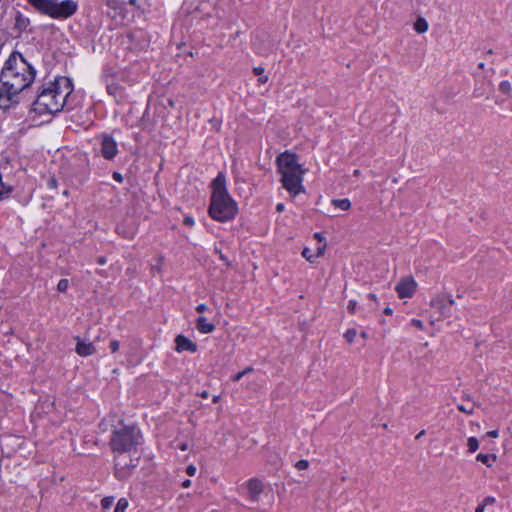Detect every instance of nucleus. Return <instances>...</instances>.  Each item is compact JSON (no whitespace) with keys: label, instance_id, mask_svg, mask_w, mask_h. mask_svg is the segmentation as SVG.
I'll list each match as a JSON object with an SVG mask.
<instances>
[{"label":"nucleus","instance_id":"1","mask_svg":"<svg viewBox=\"0 0 512 512\" xmlns=\"http://www.w3.org/2000/svg\"><path fill=\"white\" fill-rule=\"evenodd\" d=\"M122 424V421L120 422ZM143 435L135 424L114 427L109 447L113 453L114 476L120 480H127L138 466L140 455L138 448L142 445Z\"/></svg>","mask_w":512,"mask_h":512},{"label":"nucleus","instance_id":"2","mask_svg":"<svg viewBox=\"0 0 512 512\" xmlns=\"http://www.w3.org/2000/svg\"><path fill=\"white\" fill-rule=\"evenodd\" d=\"M35 75V69L21 54L12 53L0 73V108L8 110L18 104V94L34 81Z\"/></svg>","mask_w":512,"mask_h":512},{"label":"nucleus","instance_id":"3","mask_svg":"<svg viewBox=\"0 0 512 512\" xmlns=\"http://www.w3.org/2000/svg\"><path fill=\"white\" fill-rule=\"evenodd\" d=\"M72 91V81L66 77H59L54 81L43 84L32 103V110L39 115L56 114L64 109L67 98Z\"/></svg>","mask_w":512,"mask_h":512},{"label":"nucleus","instance_id":"4","mask_svg":"<svg viewBox=\"0 0 512 512\" xmlns=\"http://www.w3.org/2000/svg\"><path fill=\"white\" fill-rule=\"evenodd\" d=\"M211 197L208 213L218 222H229L238 214V205L226 188V177L220 172L211 182Z\"/></svg>","mask_w":512,"mask_h":512},{"label":"nucleus","instance_id":"5","mask_svg":"<svg viewBox=\"0 0 512 512\" xmlns=\"http://www.w3.org/2000/svg\"><path fill=\"white\" fill-rule=\"evenodd\" d=\"M276 162L283 187L292 195L302 192L304 190L302 181L305 171L298 163L297 155L286 151L277 157Z\"/></svg>","mask_w":512,"mask_h":512},{"label":"nucleus","instance_id":"6","mask_svg":"<svg viewBox=\"0 0 512 512\" xmlns=\"http://www.w3.org/2000/svg\"><path fill=\"white\" fill-rule=\"evenodd\" d=\"M27 3L36 12L57 20H66L78 10V3L74 0H27Z\"/></svg>","mask_w":512,"mask_h":512},{"label":"nucleus","instance_id":"7","mask_svg":"<svg viewBox=\"0 0 512 512\" xmlns=\"http://www.w3.org/2000/svg\"><path fill=\"white\" fill-rule=\"evenodd\" d=\"M455 305V301L451 294L440 293L433 297L430 301V307L439 316L436 318L437 321L452 316V307Z\"/></svg>","mask_w":512,"mask_h":512},{"label":"nucleus","instance_id":"8","mask_svg":"<svg viewBox=\"0 0 512 512\" xmlns=\"http://www.w3.org/2000/svg\"><path fill=\"white\" fill-rule=\"evenodd\" d=\"M264 489V482L257 477L250 478L241 485L242 495L245 496L251 503L259 502L260 496L264 492Z\"/></svg>","mask_w":512,"mask_h":512},{"label":"nucleus","instance_id":"9","mask_svg":"<svg viewBox=\"0 0 512 512\" xmlns=\"http://www.w3.org/2000/svg\"><path fill=\"white\" fill-rule=\"evenodd\" d=\"M100 154L106 160H113L118 154V146L111 135L101 136Z\"/></svg>","mask_w":512,"mask_h":512},{"label":"nucleus","instance_id":"10","mask_svg":"<svg viewBox=\"0 0 512 512\" xmlns=\"http://www.w3.org/2000/svg\"><path fill=\"white\" fill-rule=\"evenodd\" d=\"M400 298L412 297L416 290V282L411 277L401 279L395 288Z\"/></svg>","mask_w":512,"mask_h":512},{"label":"nucleus","instance_id":"11","mask_svg":"<svg viewBox=\"0 0 512 512\" xmlns=\"http://www.w3.org/2000/svg\"><path fill=\"white\" fill-rule=\"evenodd\" d=\"M175 344V349L179 353L184 351L195 353L197 351V344L182 334L176 336Z\"/></svg>","mask_w":512,"mask_h":512},{"label":"nucleus","instance_id":"12","mask_svg":"<svg viewBox=\"0 0 512 512\" xmlns=\"http://www.w3.org/2000/svg\"><path fill=\"white\" fill-rule=\"evenodd\" d=\"M76 346L75 351L81 357H88L96 352V348L93 343L82 340L79 336L75 337Z\"/></svg>","mask_w":512,"mask_h":512},{"label":"nucleus","instance_id":"13","mask_svg":"<svg viewBox=\"0 0 512 512\" xmlns=\"http://www.w3.org/2000/svg\"><path fill=\"white\" fill-rule=\"evenodd\" d=\"M196 329L202 334H209L215 330V325L204 316H199L195 321Z\"/></svg>","mask_w":512,"mask_h":512},{"label":"nucleus","instance_id":"14","mask_svg":"<svg viewBox=\"0 0 512 512\" xmlns=\"http://www.w3.org/2000/svg\"><path fill=\"white\" fill-rule=\"evenodd\" d=\"M29 25L30 19L23 15L20 11H16L14 29L17 30L19 34H21L27 30Z\"/></svg>","mask_w":512,"mask_h":512},{"label":"nucleus","instance_id":"15","mask_svg":"<svg viewBox=\"0 0 512 512\" xmlns=\"http://www.w3.org/2000/svg\"><path fill=\"white\" fill-rule=\"evenodd\" d=\"M476 460L482 462L487 467H491L493 463L496 461V455L479 453L476 456Z\"/></svg>","mask_w":512,"mask_h":512},{"label":"nucleus","instance_id":"16","mask_svg":"<svg viewBox=\"0 0 512 512\" xmlns=\"http://www.w3.org/2000/svg\"><path fill=\"white\" fill-rule=\"evenodd\" d=\"M332 205L336 208H339L343 211L349 210L351 208V201L348 198L343 199H333Z\"/></svg>","mask_w":512,"mask_h":512},{"label":"nucleus","instance_id":"17","mask_svg":"<svg viewBox=\"0 0 512 512\" xmlns=\"http://www.w3.org/2000/svg\"><path fill=\"white\" fill-rule=\"evenodd\" d=\"M414 29L418 33H424L428 29V23L424 18H418L414 23Z\"/></svg>","mask_w":512,"mask_h":512},{"label":"nucleus","instance_id":"18","mask_svg":"<svg viewBox=\"0 0 512 512\" xmlns=\"http://www.w3.org/2000/svg\"><path fill=\"white\" fill-rule=\"evenodd\" d=\"M468 451L474 453L479 448V442L476 437H469L467 441Z\"/></svg>","mask_w":512,"mask_h":512},{"label":"nucleus","instance_id":"19","mask_svg":"<svg viewBox=\"0 0 512 512\" xmlns=\"http://www.w3.org/2000/svg\"><path fill=\"white\" fill-rule=\"evenodd\" d=\"M128 507V501L125 498H120L116 504L114 512H124Z\"/></svg>","mask_w":512,"mask_h":512},{"label":"nucleus","instance_id":"20","mask_svg":"<svg viewBox=\"0 0 512 512\" xmlns=\"http://www.w3.org/2000/svg\"><path fill=\"white\" fill-rule=\"evenodd\" d=\"M356 335H357V331H356V329L352 328V329H348V330L344 333V338H345V340H346L349 344H351V343L354 341V339H355Z\"/></svg>","mask_w":512,"mask_h":512},{"label":"nucleus","instance_id":"21","mask_svg":"<svg viewBox=\"0 0 512 512\" xmlns=\"http://www.w3.org/2000/svg\"><path fill=\"white\" fill-rule=\"evenodd\" d=\"M511 84L509 81H502L499 84V90L504 94H509L511 92Z\"/></svg>","mask_w":512,"mask_h":512},{"label":"nucleus","instance_id":"22","mask_svg":"<svg viewBox=\"0 0 512 512\" xmlns=\"http://www.w3.org/2000/svg\"><path fill=\"white\" fill-rule=\"evenodd\" d=\"M114 503V497L112 496H109V497H104L102 500H101V506L103 509H109Z\"/></svg>","mask_w":512,"mask_h":512},{"label":"nucleus","instance_id":"23","mask_svg":"<svg viewBox=\"0 0 512 512\" xmlns=\"http://www.w3.org/2000/svg\"><path fill=\"white\" fill-rule=\"evenodd\" d=\"M69 286V281L67 279H61L57 284V290L61 293H64L67 291Z\"/></svg>","mask_w":512,"mask_h":512},{"label":"nucleus","instance_id":"24","mask_svg":"<svg viewBox=\"0 0 512 512\" xmlns=\"http://www.w3.org/2000/svg\"><path fill=\"white\" fill-rule=\"evenodd\" d=\"M252 370H253V368H252V367H247L245 370H243V371H241V372H239V373L235 374V375L232 377V381H234V382H238V381H240V379H241L244 375H246V374L250 373Z\"/></svg>","mask_w":512,"mask_h":512},{"label":"nucleus","instance_id":"25","mask_svg":"<svg viewBox=\"0 0 512 512\" xmlns=\"http://www.w3.org/2000/svg\"><path fill=\"white\" fill-rule=\"evenodd\" d=\"M302 256L309 262H313L315 259L314 254L311 253L309 248H304L302 251Z\"/></svg>","mask_w":512,"mask_h":512},{"label":"nucleus","instance_id":"26","mask_svg":"<svg viewBox=\"0 0 512 512\" xmlns=\"http://www.w3.org/2000/svg\"><path fill=\"white\" fill-rule=\"evenodd\" d=\"M109 348L112 353H116L120 348V342L116 339H113L109 343Z\"/></svg>","mask_w":512,"mask_h":512},{"label":"nucleus","instance_id":"27","mask_svg":"<svg viewBox=\"0 0 512 512\" xmlns=\"http://www.w3.org/2000/svg\"><path fill=\"white\" fill-rule=\"evenodd\" d=\"M295 467L298 469V470H305L309 467V462L307 460H299L296 464H295Z\"/></svg>","mask_w":512,"mask_h":512},{"label":"nucleus","instance_id":"28","mask_svg":"<svg viewBox=\"0 0 512 512\" xmlns=\"http://www.w3.org/2000/svg\"><path fill=\"white\" fill-rule=\"evenodd\" d=\"M119 87L115 84H110L107 86V91L110 95L116 96L118 93Z\"/></svg>","mask_w":512,"mask_h":512},{"label":"nucleus","instance_id":"29","mask_svg":"<svg viewBox=\"0 0 512 512\" xmlns=\"http://www.w3.org/2000/svg\"><path fill=\"white\" fill-rule=\"evenodd\" d=\"M356 307H357V302L355 300H350L348 303V306H347L349 313L355 314Z\"/></svg>","mask_w":512,"mask_h":512},{"label":"nucleus","instance_id":"30","mask_svg":"<svg viewBox=\"0 0 512 512\" xmlns=\"http://www.w3.org/2000/svg\"><path fill=\"white\" fill-rule=\"evenodd\" d=\"M495 503V498L492 496H487L484 498L483 502L480 505L488 506Z\"/></svg>","mask_w":512,"mask_h":512},{"label":"nucleus","instance_id":"31","mask_svg":"<svg viewBox=\"0 0 512 512\" xmlns=\"http://www.w3.org/2000/svg\"><path fill=\"white\" fill-rule=\"evenodd\" d=\"M194 223V219L191 216H186L183 220V224L188 227H192Z\"/></svg>","mask_w":512,"mask_h":512},{"label":"nucleus","instance_id":"32","mask_svg":"<svg viewBox=\"0 0 512 512\" xmlns=\"http://www.w3.org/2000/svg\"><path fill=\"white\" fill-rule=\"evenodd\" d=\"M112 177L115 181H117L118 183H122L124 178L122 176V174L120 172H117V171H114L113 174H112Z\"/></svg>","mask_w":512,"mask_h":512},{"label":"nucleus","instance_id":"33","mask_svg":"<svg viewBox=\"0 0 512 512\" xmlns=\"http://www.w3.org/2000/svg\"><path fill=\"white\" fill-rule=\"evenodd\" d=\"M411 325H413L414 327L422 330L423 329V322L419 319H412L411 320Z\"/></svg>","mask_w":512,"mask_h":512},{"label":"nucleus","instance_id":"34","mask_svg":"<svg viewBox=\"0 0 512 512\" xmlns=\"http://www.w3.org/2000/svg\"><path fill=\"white\" fill-rule=\"evenodd\" d=\"M186 473H187V475H189V476H194V475H195V473H196V467H195L194 465H192V464H191V465H189V466H187V468H186Z\"/></svg>","mask_w":512,"mask_h":512},{"label":"nucleus","instance_id":"35","mask_svg":"<svg viewBox=\"0 0 512 512\" xmlns=\"http://www.w3.org/2000/svg\"><path fill=\"white\" fill-rule=\"evenodd\" d=\"M47 185L51 189H55L57 187V180L55 178H50L47 182Z\"/></svg>","mask_w":512,"mask_h":512},{"label":"nucleus","instance_id":"36","mask_svg":"<svg viewBox=\"0 0 512 512\" xmlns=\"http://www.w3.org/2000/svg\"><path fill=\"white\" fill-rule=\"evenodd\" d=\"M458 409L464 413L471 414L473 412V408H467L464 405H459Z\"/></svg>","mask_w":512,"mask_h":512},{"label":"nucleus","instance_id":"37","mask_svg":"<svg viewBox=\"0 0 512 512\" xmlns=\"http://www.w3.org/2000/svg\"><path fill=\"white\" fill-rule=\"evenodd\" d=\"M325 248H326L325 244L323 246H321V247H318L317 248V253L314 255L315 258L322 256L324 254Z\"/></svg>","mask_w":512,"mask_h":512},{"label":"nucleus","instance_id":"38","mask_svg":"<svg viewBox=\"0 0 512 512\" xmlns=\"http://www.w3.org/2000/svg\"><path fill=\"white\" fill-rule=\"evenodd\" d=\"M207 309H208V308H207L206 304H204V303H201V304L197 305V307H196V311H197L198 313H203V312H205Z\"/></svg>","mask_w":512,"mask_h":512},{"label":"nucleus","instance_id":"39","mask_svg":"<svg viewBox=\"0 0 512 512\" xmlns=\"http://www.w3.org/2000/svg\"><path fill=\"white\" fill-rule=\"evenodd\" d=\"M220 260L224 262V264L227 266V267H230L231 266V262L228 260V258L220 253V256H219Z\"/></svg>","mask_w":512,"mask_h":512},{"label":"nucleus","instance_id":"40","mask_svg":"<svg viewBox=\"0 0 512 512\" xmlns=\"http://www.w3.org/2000/svg\"><path fill=\"white\" fill-rule=\"evenodd\" d=\"M498 430H491L486 433L487 437L496 438L498 437Z\"/></svg>","mask_w":512,"mask_h":512},{"label":"nucleus","instance_id":"41","mask_svg":"<svg viewBox=\"0 0 512 512\" xmlns=\"http://www.w3.org/2000/svg\"><path fill=\"white\" fill-rule=\"evenodd\" d=\"M253 72L255 75L261 76L264 73V68L263 67H255L253 69Z\"/></svg>","mask_w":512,"mask_h":512},{"label":"nucleus","instance_id":"42","mask_svg":"<svg viewBox=\"0 0 512 512\" xmlns=\"http://www.w3.org/2000/svg\"><path fill=\"white\" fill-rule=\"evenodd\" d=\"M96 262L99 264V265H105L106 264V258L104 256H99L96 260Z\"/></svg>","mask_w":512,"mask_h":512},{"label":"nucleus","instance_id":"43","mask_svg":"<svg viewBox=\"0 0 512 512\" xmlns=\"http://www.w3.org/2000/svg\"><path fill=\"white\" fill-rule=\"evenodd\" d=\"M276 211H277V212H282V211H284V204H283V203H278V204L276 205Z\"/></svg>","mask_w":512,"mask_h":512},{"label":"nucleus","instance_id":"44","mask_svg":"<svg viewBox=\"0 0 512 512\" xmlns=\"http://www.w3.org/2000/svg\"><path fill=\"white\" fill-rule=\"evenodd\" d=\"M191 485V481L189 479H186L182 482V487L188 488Z\"/></svg>","mask_w":512,"mask_h":512},{"label":"nucleus","instance_id":"45","mask_svg":"<svg viewBox=\"0 0 512 512\" xmlns=\"http://www.w3.org/2000/svg\"><path fill=\"white\" fill-rule=\"evenodd\" d=\"M314 237L319 241V242H322L324 240V237L322 236L321 233H315L314 234Z\"/></svg>","mask_w":512,"mask_h":512},{"label":"nucleus","instance_id":"46","mask_svg":"<svg viewBox=\"0 0 512 512\" xmlns=\"http://www.w3.org/2000/svg\"><path fill=\"white\" fill-rule=\"evenodd\" d=\"M384 313H385L386 315H391V314L393 313V310H392V308H390V307H386V308L384 309Z\"/></svg>","mask_w":512,"mask_h":512},{"label":"nucleus","instance_id":"47","mask_svg":"<svg viewBox=\"0 0 512 512\" xmlns=\"http://www.w3.org/2000/svg\"><path fill=\"white\" fill-rule=\"evenodd\" d=\"M267 81H268V77L267 76H261L259 78V82H261V83H266Z\"/></svg>","mask_w":512,"mask_h":512},{"label":"nucleus","instance_id":"48","mask_svg":"<svg viewBox=\"0 0 512 512\" xmlns=\"http://www.w3.org/2000/svg\"><path fill=\"white\" fill-rule=\"evenodd\" d=\"M484 511V505H478L475 512H483Z\"/></svg>","mask_w":512,"mask_h":512},{"label":"nucleus","instance_id":"49","mask_svg":"<svg viewBox=\"0 0 512 512\" xmlns=\"http://www.w3.org/2000/svg\"><path fill=\"white\" fill-rule=\"evenodd\" d=\"M425 434V430H421L417 435H416V439H420L423 435Z\"/></svg>","mask_w":512,"mask_h":512},{"label":"nucleus","instance_id":"50","mask_svg":"<svg viewBox=\"0 0 512 512\" xmlns=\"http://www.w3.org/2000/svg\"><path fill=\"white\" fill-rule=\"evenodd\" d=\"M368 297H369L370 299H372V300H376V295H375V294H373V293H370V294L368 295Z\"/></svg>","mask_w":512,"mask_h":512},{"label":"nucleus","instance_id":"51","mask_svg":"<svg viewBox=\"0 0 512 512\" xmlns=\"http://www.w3.org/2000/svg\"><path fill=\"white\" fill-rule=\"evenodd\" d=\"M360 335L364 339L368 337L367 332H365V331H362Z\"/></svg>","mask_w":512,"mask_h":512},{"label":"nucleus","instance_id":"52","mask_svg":"<svg viewBox=\"0 0 512 512\" xmlns=\"http://www.w3.org/2000/svg\"><path fill=\"white\" fill-rule=\"evenodd\" d=\"M201 397H202V398H207V397H208V392L204 391V392L201 394Z\"/></svg>","mask_w":512,"mask_h":512},{"label":"nucleus","instance_id":"53","mask_svg":"<svg viewBox=\"0 0 512 512\" xmlns=\"http://www.w3.org/2000/svg\"><path fill=\"white\" fill-rule=\"evenodd\" d=\"M180 449L183 450V451L186 450L187 449V445L186 444L181 445Z\"/></svg>","mask_w":512,"mask_h":512},{"label":"nucleus","instance_id":"54","mask_svg":"<svg viewBox=\"0 0 512 512\" xmlns=\"http://www.w3.org/2000/svg\"><path fill=\"white\" fill-rule=\"evenodd\" d=\"M484 66H485V64H484L483 62H481V63H479V64H478V67H479L480 69H483V68H484Z\"/></svg>","mask_w":512,"mask_h":512},{"label":"nucleus","instance_id":"55","mask_svg":"<svg viewBox=\"0 0 512 512\" xmlns=\"http://www.w3.org/2000/svg\"><path fill=\"white\" fill-rule=\"evenodd\" d=\"M218 400H219V396H214V397H213V402H214V403H216Z\"/></svg>","mask_w":512,"mask_h":512},{"label":"nucleus","instance_id":"56","mask_svg":"<svg viewBox=\"0 0 512 512\" xmlns=\"http://www.w3.org/2000/svg\"><path fill=\"white\" fill-rule=\"evenodd\" d=\"M214 252H215L216 254H219V255H220V253H222L218 248H215V249H214Z\"/></svg>","mask_w":512,"mask_h":512},{"label":"nucleus","instance_id":"57","mask_svg":"<svg viewBox=\"0 0 512 512\" xmlns=\"http://www.w3.org/2000/svg\"><path fill=\"white\" fill-rule=\"evenodd\" d=\"M354 174H355V175H358V174H359V170H355V171H354Z\"/></svg>","mask_w":512,"mask_h":512}]
</instances>
